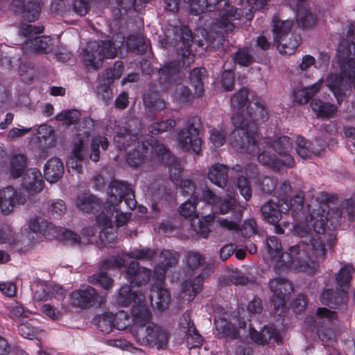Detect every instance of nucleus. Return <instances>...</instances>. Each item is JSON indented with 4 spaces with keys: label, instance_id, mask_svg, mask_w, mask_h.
Instances as JSON below:
<instances>
[{
    "label": "nucleus",
    "instance_id": "obj_1",
    "mask_svg": "<svg viewBox=\"0 0 355 355\" xmlns=\"http://www.w3.org/2000/svg\"><path fill=\"white\" fill-rule=\"evenodd\" d=\"M315 212L310 214L311 225L315 232L311 239L309 242L305 241H299L297 244L290 247V253L284 254L282 257L284 261L287 264L294 261L295 266L300 270L308 275H312L315 272L319 267V263L325 258L326 244L330 248H333L336 239V235L327 227L329 224L333 229H336L340 225L341 217L338 214V218L334 220L329 218V213L324 215L323 214H317V217L314 216Z\"/></svg>",
    "mask_w": 355,
    "mask_h": 355
},
{
    "label": "nucleus",
    "instance_id": "obj_2",
    "mask_svg": "<svg viewBox=\"0 0 355 355\" xmlns=\"http://www.w3.org/2000/svg\"><path fill=\"white\" fill-rule=\"evenodd\" d=\"M133 325L130 331L135 340L141 345L166 350L168 345V331L152 322V313L146 306H137L132 309Z\"/></svg>",
    "mask_w": 355,
    "mask_h": 355
},
{
    "label": "nucleus",
    "instance_id": "obj_3",
    "mask_svg": "<svg viewBox=\"0 0 355 355\" xmlns=\"http://www.w3.org/2000/svg\"><path fill=\"white\" fill-rule=\"evenodd\" d=\"M202 201L206 203L208 207H212V215L203 216L205 213L198 211L197 206L200 201L198 197H192L182 203L178 211L180 214L185 218H191L190 223L193 231L205 238L208 236L210 227L214 221L222 226V220L219 217L220 213L222 212V203L220 198L212 193L209 189L203 191Z\"/></svg>",
    "mask_w": 355,
    "mask_h": 355
},
{
    "label": "nucleus",
    "instance_id": "obj_4",
    "mask_svg": "<svg viewBox=\"0 0 355 355\" xmlns=\"http://www.w3.org/2000/svg\"><path fill=\"white\" fill-rule=\"evenodd\" d=\"M236 196L237 193L234 191H227L223 198V215L231 213L230 217L223 218V230L236 233L241 232L243 237L250 238L258 233L257 224L254 218H250L245 220L240 228L243 209L236 198Z\"/></svg>",
    "mask_w": 355,
    "mask_h": 355
},
{
    "label": "nucleus",
    "instance_id": "obj_5",
    "mask_svg": "<svg viewBox=\"0 0 355 355\" xmlns=\"http://www.w3.org/2000/svg\"><path fill=\"white\" fill-rule=\"evenodd\" d=\"M119 48L110 40L90 41L83 51L84 64L89 69L97 70L102 67L104 59L114 58Z\"/></svg>",
    "mask_w": 355,
    "mask_h": 355
},
{
    "label": "nucleus",
    "instance_id": "obj_6",
    "mask_svg": "<svg viewBox=\"0 0 355 355\" xmlns=\"http://www.w3.org/2000/svg\"><path fill=\"white\" fill-rule=\"evenodd\" d=\"M293 27L291 20H281L277 16L272 18L274 42L280 53L292 55L301 43L300 35L291 33Z\"/></svg>",
    "mask_w": 355,
    "mask_h": 355
},
{
    "label": "nucleus",
    "instance_id": "obj_7",
    "mask_svg": "<svg viewBox=\"0 0 355 355\" xmlns=\"http://www.w3.org/2000/svg\"><path fill=\"white\" fill-rule=\"evenodd\" d=\"M232 123L237 130L233 132L234 139L232 145L239 148L241 152H246L255 155L259 153L258 135L257 132H250L245 129L248 123L243 116L235 113L232 118Z\"/></svg>",
    "mask_w": 355,
    "mask_h": 355
},
{
    "label": "nucleus",
    "instance_id": "obj_8",
    "mask_svg": "<svg viewBox=\"0 0 355 355\" xmlns=\"http://www.w3.org/2000/svg\"><path fill=\"white\" fill-rule=\"evenodd\" d=\"M201 128L202 123L198 116H192L188 120L187 127L178 133V141L182 150H192L196 154L200 153L201 139L199 135Z\"/></svg>",
    "mask_w": 355,
    "mask_h": 355
},
{
    "label": "nucleus",
    "instance_id": "obj_9",
    "mask_svg": "<svg viewBox=\"0 0 355 355\" xmlns=\"http://www.w3.org/2000/svg\"><path fill=\"white\" fill-rule=\"evenodd\" d=\"M174 37L171 40L178 46V55L180 57L182 67H189L193 62L194 55L191 53V46L193 43L191 31L187 26L173 28Z\"/></svg>",
    "mask_w": 355,
    "mask_h": 355
},
{
    "label": "nucleus",
    "instance_id": "obj_10",
    "mask_svg": "<svg viewBox=\"0 0 355 355\" xmlns=\"http://www.w3.org/2000/svg\"><path fill=\"white\" fill-rule=\"evenodd\" d=\"M107 193L110 204L118 205L124 200L126 205L133 209L137 206L135 195L130 184L125 181L113 180L109 184Z\"/></svg>",
    "mask_w": 355,
    "mask_h": 355
},
{
    "label": "nucleus",
    "instance_id": "obj_11",
    "mask_svg": "<svg viewBox=\"0 0 355 355\" xmlns=\"http://www.w3.org/2000/svg\"><path fill=\"white\" fill-rule=\"evenodd\" d=\"M106 295L105 293H98L94 288L87 286L71 293V304L82 309L100 306L105 302Z\"/></svg>",
    "mask_w": 355,
    "mask_h": 355
},
{
    "label": "nucleus",
    "instance_id": "obj_12",
    "mask_svg": "<svg viewBox=\"0 0 355 355\" xmlns=\"http://www.w3.org/2000/svg\"><path fill=\"white\" fill-rule=\"evenodd\" d=\"M269 286L273 293L270 302L275 309L284 307L293 291V284L285 278L277 277L270 281Z\"/></svg>",
    "mask_w": 355,
    "mask_h": 355
},
{
    "label": "nucleus",
    "instance_id": "obj_13",
    "mask_svg": "<svg viewBox=\"0 0 355 355\" xmlns=\"http://www.w3.org/2000/svg\"><path fill=\"white\" fill-rule=\"evenodd\" d=\"M124 261L121 258H112L103 261L101 264L100 271L88 277L87 281L92 284H99L105 290H109L113 286L114 280L104 270L121 268Z\"/></svg>",
    "mask_w": 355,
    "mask_h": 355
},
{
    "label": "nucleus",
    "instance_id": "obj_14",
    "mask_svg": "<svg viewBox=\"0 0 355 355\" xmlns=\"http://www.w3.org/2000/svg\"><path fill=\"white\" fill-rule=\"evenodd\" d=\"M242 166L239 164H236L232 168L223 164V188L228 178H236V187L241 195L246 200H249L252 197V191L248 178L239 175L242 172Z\"/></svg>",
    "mask_w": 355,
    "mask_h": 355
},
{
    "label": "nucleus",
    "instance_id": "obj_15",
    "mask_svg": "<svg viewBox=\"0 0 355 355\" xmlns=\"http://www.w3.org/2000/svg\"><path fill=\"white\" fill-rule=\"evenodd\" d=\"M250 338L258 345H265L269 343L280 344L282 342V337L273 324L264 325L261 331H258L254 328L249 329Z\"/></svg>",
    "mask_w": 355,
    "mask_h": 355
},
{
    "label": "nucleus",
    "instance_id": "obj_16",
    "mask_svg": "<svg viewBox=\"0 0 355 355\" xmlns=\"http://www.w3.org/2000/svg\"><path fill=\"white\" fill-rule=\"evenodd\" d=\"M266 249L272 259L277 258L275 265L276 272L284 271L285 269H288L292 266L297 271L302 272L297 268L294 261L289 264H287L286 261H284L282 257L284 254L290 253V248L288 249V252H282V243L277 236H271L268 237L266 241Z\"/></svg>",
    "mask_w": 355,
    "mask_h": 355
},
{
    "label": "nucleus",
    "instance_id": "obj_17",
    "mask_svg": "<svg viewBox=\"0 0 355 355\" xmlns=\"http://www.w3.org/2000/svg\"><path fill=\"white\" fill-rule=\"evenodd\" d=\"M180 64L174 62H169L159 70L158 82L162 89H171L178 84L181 78Z\"/></svg>",
    "mask_w": 355,
    "mask_h": 355
},
{
    "label": "nucleus",
    "instance_id": "obj_18",
    "mask_svg": "<svg viewBox=\"0 0 355 355\" xmlns=\"http://www.w3.org/2000/svg\"><path fill=\"white\" fill-rule=\"evenodd\" d=\"M25 202V196L12 187H7L0 191V209L6 215L9 214L16 205H23Z\"/></svg>",
    "mask_w": 355,
    "mask_h": 355
},
{
    "label": "nucleus",
    "instance_id": "obj_19",
    "mask_svg": "<svg viewBox=\"0 0 355 355\" xmlns=\"http://www.w3.org/2000/svg\"><path fill=\"white\" fill-rule=\"evenodd\" d=\"M151 270L140 266L139 263L132 261L126 269V277L131 285L140 286L146 284L150 280Z\"/></svg>",
    "mask_w": 355,
    "mask_h": 355
},
{
    "label": "nucleus",
    "instance_id": "obj_20",
    "mask_svg": "<svg viewBox=\"0 0 355 355\" xmlns=\"http://www.w3.org/2000/svg\"><path fill=\"white\" fill-rule=\"evenodd\" d=\"M149 297L151 306L159 311L168 309L171 302L170 293L162 286L161 282L152 285Z\"/></svg>",
    "mask_w": 355,
    "mask_h": 355
},
{
    "label": "nucleus",
    "instance_id": "obj_21",
    "mask_svg": "<svg viewBox=\"0 0 355 355\" xmlns=\"http://www.w3.org/2000/svg\"><path fill=\"white\" fill-rule=\"evenodd\" d=\"M257 159L260 164L270 166L275 171H280L284 167L293 168L295 163L293 156H288L286 160H283L266 151L259 153Z\"/></svg>",
    "mask_w": 355,
    "mask_h": 355
},
{
    "label": "nucleus",
    "instance_id": "obj_22",
    "mask_svg": "<svg viewBox=\"0 0 355 355\" xmlns=\"http://www.w3.org/2000/svg\"><path fill=\"white\" fill-rule=\"evenodd\" d=\"M145 300V296L141 292L132 291L131 288L128 286H122L118 293L116 301L122 306H128L132 302L135 304L132 306V309L137 306H146L143 304Z\"/></svg>",
    "mask_w": 355,
    "mask_h": 355
},
{
    "label": "nucleus",
    "instance_id": "obj_23",
    "mask_svg": "<svg viewBox=\"0 0 355 355\" xmlns=\"http://www.w3.org/2000/svg\"><path fill=\"white\" fill-rule=\"evenodd\" d=\"M151 148L158 155L162 162L168 165L171 176H173V171H174V175L181 173L182 168L180 164L171 155L168 149L163 144L155 142Z\"/></svg>",
    "mask_w": 355,
    "mask_h": 355
},
{
    "label": "nucleus",
    "instance_id": "obj_24",
    "mask_svg": "<svg viewBox=\"0 0 355 355\" xmlns=\"http://www.w3.org/2000/svg\"><path fill=\"white\" fill-rule=\"evenodd\" d=\"M247 114L254 123L264 122L268 119L265 101L259 96H255L247 107Z\"/></svg>",
    "mask_w": 355,
    "mask_h": 355
},
{
    "label": "nucleus",
    "instance_id": "obj_25",
    "mask_svg": "<svg viewBox=\"0 0 355 355\" xmlns=\"http://www.w3.org/2000/svg\"><path fill=\"white\" fill-rule=\"evenodd\" d=\"M22 186L30 193L40 192L44 187L40 171L35 168L28 169L23 178Z\"/></svg>",
    "mask_w": 355,
    "mask_h": 355
},
{
    "label": "nucleus",
    "instance_id": "obj_26",
    "mask_svg": "<svg viewBox=\"0 0 355 355\" xmlns=\"http://www.w3.org/2000/svg\"><path fill=\"white\" fill-rule=\"evenodd\" d=\"M283 205L280 199L277 203L268 200L261 207V214L268 223H277L282 218V214H286Z\"/></svg>",
    "mask_w": 355,
    "mask_h": 355
},
{
    "label": "nucleus",
    "instance_id": "obj_27",
    "mask_svg": "<svg viewBox=\"0 0 355 355\" xmlns=\"http://www.w3.org/2000/svg\"><path fill=\"white\" fill-rule=\"evenodd\" d=\"M310 106L311 110L318 119H329L334 118L338 111L336 105L319 98H314Z\"/></svg>",
    "mask_w": 355,
    "mask_h": 355
},
{
    "label": "nucleus",
    "instance_id": "obj_28",
    "mask_svg": "<svg viewBox=\"0 0 355 355\" xmlns=\"http://www.w3.org/2000/svg\"><path fill=\"white\" fill-rule=\"evenodd\" d=\"M144 105L150 111H160L166 107V103L155 86H150L143 97Z\"/></svg>",
    "mask_w": 355,
    "mask_h": 355
},
{
    "label": "nucleus",
    "instance_id": "obj_29",
    "mask_svg": "<svg viewBox=\"0 0 355 355\" xmlns=\"http://www.w3.org/2000/svg\"><path fill=\"white\" fill-rule=\"evenodd\" d=\"M280 202L284 204L283 209L285 210L286 214L291 212L294 219L303 214L304 197L302 193H297L293 198H291L290 196H286V198L280 199Z\"/></svg>",
    "mask_w": 355,
    "mask_h": 355
},
{
    "label": "nucleus",
    "instance_id": "obj_30",
    "mask_svg": "<svg viewBox=\"0 0 355 355\" xmlns=\"http://www.w3.org/2000/svg\"><path fill=\"white\" fill-rule=\"evenodd\" d=\"M64 166L60 159L55 157L50 159L44 166V178L49 182H55L62 176Z\"/></svg>",
    "mask_w": 355,
    "mask_h": 355
},
{
    "label": "nucleus",
    "instance_id": "obj_31",
    "mask_svg": "<svg viewBox=\"0 0 355 355\" xmlns=\"http://www.w3.org/2000/svg\"><path fill=\"white\" fill-rule=\"evenodd\" d=\"M150 150V144L146 141H138L137 148L129 152L126 155L128 164L136 167L144 162Z\"/></svg>",
    "mask_w": 355,
    "mask_h": 355
},
{
    "label": "nucleus",
    "instance_id": "obj_32",
    "mask_svg": "<svg viewBox=\"0 0 355 355\" xmlns=\"http://www.w3.org/2000/svg\"><path fill=\"white\" fill-rule=\"evenodd\" d=\"M346 293L343 290L324 289L320 295V301L322 304L331 309H336L344 303Z\"/></svg>",
    "mask_w": 355,
    "mask_h": 355
},
{
    "label": "nucleus",
    "instance_id": "obj_33",
    "mask_svg": "<svg viewBox=\"0 0 355 355\" xmlns=\"http://www.w3.org/2000/svg\"><path fill=\"white\" fill-rule=\"evenodd\" d=\"M267 144L279 155L284 157L283 160H286L287 157L292 156L290 154L293 148V140L288 136H279L275 139H269Z\"/></svg>",
    "mask_w": 355,
    "mask_h": 355
},
{
    "label": "nucleus",
    "instance_id": "obj_34",
    "mask_svg": "<svg viewBox=\"0 0 355 355\" xmlns=\"http://www.w3.org/2000/svg\"><path fill=\"white\" fill-rule=\"evenodd\" d=\"M73 157L67 162V168L74 170L78 173H82L83 161L85 159V144L83 139H80L75 144L72 151Z\"/></svg>",
    "mask_w": 355,
    "mask_h": 355
},
{
    "label": "nucleus",
    "instance_id": "obj_35",
    "mask_svg": "<svg viewBox=\"0 0 355 355\" xmlns=\"http://www.w3.org/2000/svg\"><path fill=\"white\" fill-rule=\"evenodd\" d=\"M77 207L86 213H95L101 207V202L92 194L79 195L76 201Z\"/></svg>",
    "mask_w": 355,
    "mask_h": 355
},
{
    "label": "nucleus",
    "instance_id": "obj_36",
    "mask_svg": "<svg viewBox=\"0 0 355 355\" xmlns=\"http://www.w3.org/2000/svg\"><path fill=\"white\" fill-rule=\"evenodd\" d=\"M202 279L198 275L195 279L185 280L182 285V298L191 301L200 291L202 285Z\"/></svg>",
    "mask_w": 355,
    "mask_h": 355
},
{
    "label": "nucleus",
    "instance_id": "obj_37",
    "mask_svg": "<svg viewBox=\"0 0 355 355\" xmlns=\"http://www.w3.org/2000/svg\"><path fill=\"white\" fill-rule=\"evenodd\" d=\"M355 272L354 267L350 263L345 264L338 271L336 277L338 288L347 293L350 286L352 275Z\"/></svg>",
    "mask_w": 355,
    "mask_h": 355
},
{
    "label": "nucleus",
    "instance_id": "obj_38",
    "mask_svg": "<svg viewBox=\"0 0 355 355\" xmlns=\"http://www.w3.org/2000/svg\"><path fill=\"white\" fill-rule=\"evenodd\" d=\"M26 45L38 53H47L52 49L53 39L49 36H35L29 39Z\"/></svg>",
    "mask_w": 355,
    "mask_h": 355
},
{
    "label": "nucleus",
    "instance_id": "obj_39",
    "mask_svg": "<svg viewBox=\"0 0 355 355\" xmlns=\"http://www.w3.org/2000/svg\"><path fill=\"white\" fill-rule=\"evenodd\" d=\"M114 206L112 204L107 205L101 214L96 216V223L102 227V230L113 227L114 213L116 211Z\"/></svg>",
    "mask_w": 355,
    "mask_h": 355
},
{
    "label": "nucleus",
    "instance_id": "obj_40",
    "mask_svg": "<svg viewBox=\"0 0 355 355\" xmlns=\"http://www.w3.org/2000/svg\"><path fill=\"white\" fill-rule=\"evenodd\" d=\"M206 69L203 67L194 68L190 72V83L194 88V94L200 96L204 93L202 79L206 76Z\"/></svg>",
    "mask_w": 355,
    "mask_h": 355
},
{
    "label": "nucleus",
    "instance_id": "obj_41",
    "mask_svg": "<svg viewBox=\"0 0 355 355\" xmlns=\"http://www.w3.org/2000/svg\"><path fill=\"white\" fill-rule=\"evenodd\" d=\"M252 47L243 46L239 48L232 56L234 63L242 67H248L254 62Z\"/></svg>",
    "mask_w": 355,
    "mask_h": 355
},
{
    "label": "nucleus",
    "instance_id": "obj_42",
    "mask_svg": "<svg viewBox=\"0 0 355 355\" xmlns=\"http://www.w3.org/2000/svg\"><path fill=\"white\" fill-rule=\"evenodd\" d=\"M220 0H192L190 2L191 11L198 15L206 11H214Z\"/></svg>",
    "mask_w": 355,
    "mask_h": 355
},
{
    "label": "nucleus",
    "instance_id": "obj_43",
    "mask_svg": "<svg viewBox=\"0 0 355 355\" xmlns=\"http://www.w3.org/2000/svg\"><path fill=\"white\" fill-rule=\"evenodd\" d=\"M26 167V157L21 154L15 155L12 157L10 163V173L12 178L20 177Z\"/></svg>",
    "mask_w": 355,
    "mask_h": 355
},
{
    "label": "nucleus",
    "instance_id": "obj_44",
    "mask_svg": "<svg viewBox=\"0 0 355 355\" xmlns=\"http://www.w3.org/2000/svg\"><path fill=\"white\" fill-rule=\"evenodd\" d=\"M128 48L137 53H145L149 46L144 37L138 35H130L126 42Z\"/></svg>",
    "mask_w": 355,
    "mask_h": 355
},
{
    "label": "nucleus",
    "instance_id": "obj_45",
    "mask_svg": "<svg viewBox=\"0 0 355 355\" xmlns=\"http://www.w3.org/2000/svg\"><path fill=\"white\" fill-rule=\"evenodd\" d=\"M173 173H174V171H173ZM180 175V173L176 175L173 174V176H171L177 189H180L182 195L184 196L191 195V198L196 197L194 196L196 189L195 184L190 180L179 179Z\"/></svg>",
    "mask_w": 355,
    "mask_h": 355
},
{
    "label": "nucleus",
    "instance_id": "obj_46",
    "mask_svg": "<svg viewBox=\"0 0 355 355\" xmlns=\"http://www.w3.org/2000/svg\"><path fill=\"white\" fill-rule=\"evenodd\" d=\"M100 146H101L103 150H107L109 146V141L106 137L98 135L92 139L90 146L91 153L89 157L95 162H98L100 158Z\"/></svg>",
    "mask_w": 355,
    "mask_h": 355
},
{
    "label": "nucleus",
    "instance_id": "obj_47",
    "mask_svg": "<svg viewBox=\"0 0 355 355\" xmlns=\"http://www.w3.org/2000/svg\"><path fill=\"white\" fill-rule=\"evenodd\" d=\"M111 84L108 83L107 80L101 78L99 79L98 84L95 88V92L98 98L103 101L106 104H108L113 98L112 91L110 88Z\"/></svg>",
    "mask_w": 355,
    "mask_h": 355
},
{
    "label": "nucleus",
    "instance_id": "obj_48",
    "mask_svg": "<svg viewBox=\"0 0 355 355\" xmlns=\"http://www.w3.org/2000/svg\"><path fill=\"white\" fill-rule=\"evenodd\" d=\"M130 134L126 130L121 128L114 137V143L119 150L125 149L133 143L140 141L139 139H130Z\"/></svg>",
    "mask_w": 355,
    "mask_h": 355
},
{
    "label": "nucleus",
    "instance_id": "obj_49",
    "mask_svg": "<svg viewBox=\"0 0 355 355\" xmlns=\"http://www.w3.org/2000/svg\"><path fill=\"white\" fill-rule=\"evenodd\" d=\"M142 128V123L136 117L128 118L125 122V126L122 128L123 130H126L130 132V139H140Z\"/></svg>",
    "mask_w": 355,
    "mask_h": 355
},
{
    "label": "nucleus",
    "instance_id": "obj_50",
    "mask_svg": "<svg viewBox=\"0 0 355 355\" xmlns=\"http://www.w3.org/2000/svg\"><path fill=\"white\" fill-rule=\"evenodd\" d=\"M96 320L97 328L104 334H109L114 327V315L112 313H104L98 315Z\"/></svg>",
    "mask_w": 355,
    "mask_h": 355
},
{
    "label": "nucleus",
    "instance_id": "obj_51",
    "mask_svg": "<svg viewBox=\"0 0 355 355\" xmlns=\"http://www.w3.org/2000/svg\"><path fill=\"white\" fill-rule=\"evenodd\" d=\"M41 10L40 0H30L25 6L24 18L29 21L37 19Z\"/></svg>",
    "mask_w": 355,
    "mask_h": 355
},
{
    "label": "nucleus",
    "instance_id": "obj_52",
    "mask_svg": "<svg viewBox=\"0 0 355 355\" xmlns=\"http://www.w3.org/2000/svg\"><path fill=\"white\" fill-rule=\"evenodd\" d=\"M127 256L136 260L151 261L156 256V251L150 248H142L130 251Z\"/></svg>",
    "mask_w": 355,
    "mask_h": 355
},
{
    "label": "nucleus",
    "instance_id": "obj_53",
    "mask_svg": "<svg viewBox=\"0 0 355 355\" xmlns=\"http://www.w3.org/2000/svg\"><path fill=\"white\" fill-rule=\"evenodd\" d=\"M132 317H130L125 311H120L114 315V327L119 330H124L128 327L131 323L133 325V314L132 311Z\"/></svg>",
    "mask_w": 355,
    "mask_h": 355
},
{
    "label": "nucleus",
    "instance_id": "obj_54",
    "mask_svg": "<svg viewBox=\"0 0 355 355\" xmlns=\"http://www.w3.org/2000/svg\"><path fill=\"white\" fill-rule=\"evenodd\" d=\"M176 125L173 119H168L160 122H155L148 127V132L152 135H158L166 132Z\"/></svg>",
    "mask_w": 355,
    "mask_h": 355
},
{
    "label": "nucleus",
    "instance_id": "obj_55",
    "mask_svg": "<svg viewBox=\"0 0 355 355\" xmlns=\"http://www.w3.org/2000/svg\"><path fill=\"white\" fill-rule=\"evenodd\" d=\"M123 64L121 61H117L112 67L106 70L102 78L107 80L108 83H112L115 80L121 78L123 72Z\"/></svg>",
    "mask_w": 355,
    "mask_h": 355
},
{
    "label": "nucleus",
    "instance_id": "obj_56",
    "mask_svg": "<svg viewBox=\"0 0 355 355\" xmlns=\"http://www.w3.org/2000/svg\"><path fill=\"white\" fill-rule=\"evenodd\" d=\"M248 101V91L246 88L241 89L231 98V105L234 109L240 110L245 107Z\"/></svg>",
    "mask_w": 355,
    "mask_h": 355
},
{
    "label": "nucleus",
    "instance_id": "obj_57",
    "mask_svg": "<svg viewBox=\"0 0 355 355\" xmlns=\"http://www.w3.org/2000/svg\"><path fill=\"white\" fill-rule=\"evenodd\" d=\"M80 114L76 110H64L56 115L57 121H64L67 125L76 123L80 119Z\"/></svg>",
    "mask_w": 355,
    "mask_h": 355
},
{
    "label": "nucleus",
    "instance_id": "obj_58",
    "mask_svg": "<svg viewBox=\"0 0 355 355\" xmlns=\"http://www.w3.org/2000/svg\"><path fill=\"white\" fill-rule=\"evenodd\" d=\"M175 86V95L180 103L189 102L193 98V96H196L189 88L182 84L178 83Z\"/></svg>",
    "mask_w": 355,
    "mask_h": 355
},
{
    "label": "nucleus",
    "instance_id": "obj_59",
    "mask_svg": "<svg viewBox=\"0 0 355 355\" xmlns=\"http://www.w3.org/2000/svg\"><path fill=\"white\" fill-rule=\"evenodd\" d=\"M297 153L303 159L310 158L311 153L309 141L302 136H297L295 141Z\"/></svg>",
    "mask_w": 355,
    "mask_h": 355
},
{
    "label": "nucleus",
    "instance_id": "obj_60",
    "mask_svg": "<svg viewBox=\"0 0 355 355\" xmlns=\"http://www.w3.org/2000/svg\"><path fill=\"white\" fill-rule=\"evenodd\" d=\"M186 259L187 265L191 270L198 268L205 263V258L200 253L193 251L187 253Z\"/></svg>",
    "mask_w": 355,
    "mask_h": 355
},
{
    "label": "nucleus",
    "instance_id": "obj_61",
    "mask_svg": "<svg viewBox=\"0 0 355 355\" xmlns=\"http://www.w3.org/2000/svg\"><path fill=\"white\" fill-rule=\"evenodd\" d=\"M51 224L40 217L31 218L28 223L29 229L34 232H43L51 228Z\"/></svg>",
    "mask_w": 355,
    "mask_h": 355
},
{
    "label": "nucleus",
    "instance_id": "obj_62",
    "mask_svg": "<svg viewBox=\"0 0 355 355\" xmlns=\"http://www.w3.org/2000/svg\"><path fill=\"white\" fill-rule=\"evenodd\" d=\"M311 225L307 221L296 222L293 226V233L300 238H306L308 240L311 239Z\"/></svg>",
    "mask_w": 355,
    "mask_h": 355
},
{
    "label": "nucleus",
    "instance_id": "obj_63",
    "mask_svg": "<svg viewBox=\"0 0 355 355\" xmlns=\"http://www.w3.org/2000/svg\"><path fill=\"white\" fill-rule=\"evenodd\" d=\"M297 21L298 25L302 28H311L315 26L317 23L316 17L309 10H305L304 15L302 17L298 12Z\"/></svg>",
    "mask_w": 355,
    "mask_h": 355
},
{
    "label": "nucleus",
    "instance_id": "obj_64",
    "mask_svg": "<svg viewBox=\"0 0 355 355\" xmlns=\"http://www.w3.org/2000/svg\"><path fill=\"white\" fill-rule=\"evenodd\" d=\"M225 1L223 6V15L225 14V20L234 21L239 19L243 15L241 9L231 6L229 4V0H223Z\"/></svg>",
    "mask_w": 355,
    "mask_h": 355
}]
</instances>
